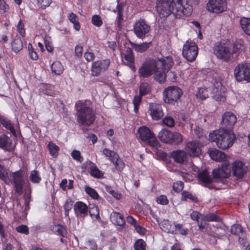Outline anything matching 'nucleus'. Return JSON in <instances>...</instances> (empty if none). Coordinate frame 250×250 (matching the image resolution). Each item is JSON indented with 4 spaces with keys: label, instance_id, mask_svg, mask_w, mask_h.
<instances>
[{
    "label": "nucleus",
    "instance_id": "393cba45",
    "mask_svg": "<svg viewBox=\"0 0 250 250\" xmlns=\"http://www.w3.org/2000/svg\"><path fill=\"white\" fill-rule=\"evenodd\" d=\"M208 153H209L210 157H211V158L212 160H214L216 161H218V162H220V161H222L223 162H226L225 161V159H226L225 154L224 152H223L218 149H209L208 150Z\"/></svg>",
    "mask_w": 250,
    "mask_h": 250
},
{
    "label": "nucleus",
    "instance_id": "7ed1b4c3",
    "mask_svg": "<svg viewBox=\"0 0 250 250\" xmlns=\"http://www.w3.org/2000/svg\"><path fill=\"white\" fill-rule=\"evenodd\" d=\"M235 136L231 130L219 129L210 133L209 140L215 142L217 146L222 149H226L232 146Z\"/></svg>",
    "mask_w": 250,
    "mask_h": 250
},
{
    "label": "nucleus",
    "instance_id": "79ce46f5",
    "mask_svg": "<svg viewBox=\"0 0 250 250\" xmlns=\"http://www.w3.org/2000/svg\"><path fill=\"white\" fill-rule=\"evenodd\" d=\"M124 58L127 61V65L130 68L134 69V58L133 54L124 55Z\"/></svg>",
    "mask_w": 250,
    "mask_h": 250
},
{
    "label": "nucleus",
    "instance_id": "f704fd0d",
    "mask_svg": "<svg viewBox=\"0 0 250 250\" xmlns=\"http://www.w3.org/2000/svg\"><path fill=\"white\" fill-rule=\"evenodd\" d=\"M29 179L32 183L38 184L40 182L42 178L39 172L36 170H33L31 171Z\"/></svg>",
    "mask_w": 250,
    "mask_h": 250
},
{
    "label": "nucleus",
    "instance_id": "774afa93",
    "mask_svg": "<svg viewBox=\"0 0 250 250\" xmlns=\"http://www.w3.org/2000/svg\"><path fill=\"white\" fill-rule=\"evenodd\" d=\"M134 229H135V230H136V231L137 232H138L139 234H145V231H146V229L144 228L139 225L138 224V223L137 224H136L134 226Z\"/></svg>",
    "mask_w": 250,
    "mask_h": 250
},
{
    "label": "nucleus",
    "instance_id": "2eb2a0df",
    "mask_svg": "<svg viewBox=\"0 0 250 250\" xmlns=\"http://www.w3.org/2000/svg\"><path fill=\"white\" fill-rule=\"evenodd\" d=\"M230 168L228 162H224L221 166L212 171L213 177L215 179L227 178L229 175Z\"/></svg>",
    "mask_w": 250,
    "mask_h": 250
},
{
    "label": "nucleus",
    "instance_id": "7c9ffc66",
    "mask_svg": "<svg viewBox=\"0 0 250 250\" xmlns=\"http://www.w3.org/2000/svg\"><path fill=\"white\" fill-rule=\"evenodd\" d=\"M52 72L56 75H60L63 71V67L60 62L56 61L54 62L51 66Z\"/></svg>",
    "mask_w": 250,
    "mask_h": 250
},
{
    "label": "nucleus",
    "instance_id": "9b49d317",
    "mask_svg": "<svg viewBox=\"0 0 250 250\" xmlns=\"http://www.w3.org/2000/svg\"><path fill=\"white\" fill-rule=\"evenodd\" d=\"M227 6L226 0H209L207 4V9L211 13L219 14L226 11Z\"/></svg>",
    "mask_w": 250,
    "mask_h": 250
},
{
    "label": "nucleus",
    "instance_id": "a211bd4d",
    "mask_svg": "<svg viewBox=\"0 0 250 250\" xmlns=\"http://www.w3.org/2000/svg\"><path fill=\"white\" fill-rule=\"evenodd\" d=\"M230 232L238 237V241L240 245L245 246L247 244L246 234L241 226L238 224L233 225L231 227Z\"/></svg>",
    "mask_w": 250,
    "mask_h": 250
},
{
    "label": "nucleus",
    "instance_id": "4c0bfd02",
    "mask_svg": "<svg viewBox=\"0 0 250 250\" xmlns=\"http://www.w3.org/2000/svg\"><path fill=\"white\" fill-rule=\"evenodd\" d=\"M22 42L19 38L14 39L12 43V49L15 52H18L22 49Z\"/></svg>",
    "mask_w": 250,
    "mask_h": 250
},
{
    "label": "nucleus",
    "instance_id": "58836bf2",
    "mask_svg": "<svg viewBox=\"0 0 250 250\" xmlns=\"http://www.w3.org/2000/svg\"><path fill=\"white\" fill-rule=\"evenodd\" d=\"M202 220L204 221H207L216 222H219L220 220L219 217L214 213H208L203 215L202 217Z\"/></svg>",
    "mask_w": 250,
    "mask_h": 250
},
{
    "label": "nucleus",
    "instance_id": "f8f14e48",
    "mask_svg": "<svg viewBox=\"0 0 250 250\" xmlns=\"http://www.w3.org/2000/svg\"><path fill=\"white\" fill-rule=\"evenodd\" d=\"M236 116L231 112L228 111L224 113L222 117V126L220 129L225 130H231L236 122Z\"/></svg>",
    "mask_w": 250,
    "mask_h": 250
},
{
    "label": "nucleus",
    "instance_id": "aec40b11",
    "mask_svg": "<svg viewBox=\"0 0 250 250\" xmlns=\"http://www.w3.org/2000/svg\"><path fill=\"white\" fill-rule=\"evenodd\" d=\"M233 175L237 179L242 178L247 172V167L241 161H235L232 165Z\"/></svg>",
    "mask_w": 250,
    "mask_h": 250
},
{
    "label": "nucleus",
    "instance_id": "423d86ee",
    "mask_svg": "<svg viewBox=\"0 0 250 250\" xmlns=\"http://www.w3.org/2000/svg\"><path fill=\"white\" fill-rule=\"evenodd\" d=\"M213 53L218 58L225 62H228L231 58H234L237 56L236 50L234 49L231 51L228 46L219 43L215 45Z\"/></svg>",
    "mask_w": 250,
    "mask_h": 250
},
{
    "label": "nucleus",
    "instance_id": "3c124183",
    "mask_svg": "<svg viewBox=\"0 0 250 250\" xmlns=\"http://www.w3.org/2000/svg\"><path fill=\"white\" fill-rule=\"evenodd\" d=\"M92 24L97 27H100L103 24V21L100 16L95 15L92 18Z\"/></svg>",
    "mask_w": 250,
    "mask_h": 250
},
{
    "label": "nucleus",
    "instance_id": "5701e85b",
    "mask_svg": "<svg viewBox=\"0 0 250 250\" xmlns=\"http://www.w3.org/2000/svg\"><path fill=\"white\" fill-rule=\"evenodd\" d=\"M171 157L176 162L181 164H184L187 159L186 152L183 150L172 151L171 153Z\"/></svg>",
    "mask_w": 250,
    "mask_h": 250
},
{
    "label": "nucleus",
    "instance_id": "f03ea898",
    "mask_svg": "<svg viewBox=\"0 0 250 250\" xmlns=\"http://www.w3.org/2000/svg\"><path fill=\"white\" fill-rule=\"evenodd\" d=\"M165 64L167 68L171 67L173 65V60L170 57H167L163 59L157 60L154 59H148L145 61L138 70L139 75L140 77L148 78L151 76L156 67L162 66Z\"/></svg>",
    "mask_w": 250,
    "mask_h": 250
},
{
    "label": "nucleus",
    "instance_id": "de8ad7c7",
    "mask_svg": "<svg viewBox=\"0 0 250 250\" xmlns=\"http://www.w3.org/2000/svg\"><path fill=\"white\" fill-rule=\"evenodd\" d=\"M54 229L55 231L62 237L66 236L67 233L66 230L63 226L61 225L55 226L54 227Z\"/></svg>",
    "mask_w": 250,
    "mask_h": 250
},
{
    "label": "nucleus",
    "instance_id": "2f4dec72",
    "mask_svg": "<svg viewBox=\"0 0 250 250\" xmlns=\"http://www.w3.org/2000/svg\"><path fill=\"white\" fill-rule=\"evenodd\" d=\"M0 122L7 129L9 130L13 135H16V132L14 128L10 122L7 119L3 117H0Z\"/></svg>",
    "mask_w": 250,
    "mask_h": 250
},
{
    "label": "nucleus",
    "instance_id": "ea45409f",
    "mask_svg": "<svg viewBox=\"0 0 250 250\" xmlns=\"http://www.w3.org/2000/svg\"><path fill=\"white\" fill-rule=\"evenodd\" d=\"M182 200L183 201H186L187 199H189L192 201L194 202H197L198 199L195 196L192 195L191 193H189V192L184 191L182 193Z\"/></svg>",
    "mask_w": 250,
    "mask_h": 250
},
{
    "label": "nucleus",
    "instance_id": "c03bdc74",
    "mask_svg": "<svg viewBox=\"0 0 250 250\" xmlns=\"http://www.w3.org/2000/svg\"><path fill=\"white\" fill-rule=\"evenodd\" d=\"M142 96L140 95H136L134 97L133 104L134 105V111L137 113L138 111L139 106L141 102Z\"/></svg>",
    "mask_w": 250,
    "mask_h": 250
},
{
    "label": "nucleus",
    "instance_id": "39448f33",
    "mask_svg": "<svg viewBox=\"0 0 250 250\" xmlns=\"http://www.w3.org/2000/svg\"><path fill=\"white\" fill-rule=\"evenodd\" d=\"M183 94L181 88L176 86H168L163 93V100L165 103L174 105L180 100Z\"/></svg>",
    "mask_w": 250,
    "mask_h": 250
},
{
    "label": "nucleus",
    "instance_id": "8fccbe9b",
    "mask_svg": "<svg viewBox=\"0 0 250 250\" xmlns=\"http://www.w3.org/2000/svg\"><path fill=\"white\" fill-rule=\"evenodd\" d=\"M48 148L51 155L53 156L57 155L59 150V147L57 146L52 143H49L48 144Z\"/></svg>",
    "mask_w": 250,
    "mask_h": 250
},
{
    "label": "nucleus",
    "instance_id": "dca6fc26",
    "mask_svg": "<svg viewBox=\"0 0 250 250\" xmlns=\"http://www.w3.org/2000/svg\"><path fill=\"white\" fill-rule=\"evenodd\" d=\"M110 61L109 59L97 61L93 62L91 67L92 75L97 76L102 71H105L109 67Z\"/></svg>",
    "mask_w": 250,
    "mask_h": 250
},
{
    "label": "nucleus",
    "instance_id": "37998d69",
    "mask_svg": "<svg viewBox=\"0 0 250 250\" xmlns=\"http://www.w3.org/2000/svg\"><path fill=\"white\" fill-rule=\"evenodd\" d=\"M163 124L168 127H172L175 125L174 119L170 116H166L162 121Z\"/></svg>",
    "mask_w": 250,
    "mask_h": 250
},
{
    "label": "nucleus",
    "instance_id": "a18cd8bd",
    "mask_svg": "<svg viewBox=\"0 0 250 250\" xmlns=\"http://www.w3.org/2000/svg\"><path fill=\"white\" fill-rule=\"evenodd\" d=\"M91 175L94 177L100 178L103 175V172L99 170L96 166H93L91 167Z\"/></svg>",
    "mask_w": 250,
    "mask_h": 250
},
{
    "label": "nucleus",
    "instance_id": "473e14b6",
    "mask_svg": "<svg viewBox=\"0 0 250 250\" xmlns=\"http://www.w3.org/2000/svg\"><path fill=\"white\" fill-rule=\"evenodd\" d=\"M150 86L148 83H142L139 87V95L142 96H145L150 92Z\"/></svg>",
    "mask_w": 250,
    "mask_h": 250
},
{
    "label": "nucleus",
    "instance_id": "69168bd1",
    "mask_svg": "<svg viewBox=\"0 0 250 250\" xmlns=\"http://www.w3.org/2000/svg\"><path fill=\"white\" fill-rule=\"evenodd\" d=\"M198 227L200 231L202 232H206L207 229L208 225L205 223V221H204L203 222L202 221L201 223L198 222Z\"/></svg>",
    "mask_w": 250,
    "mask_h": 250
},
{
    "label": "nucleus",
    "instance_id": "0e129e2a",
    "mask_svg": "<svg viewBox=\"0 0 250 250\" xmlns=\"http://www.w3.org/2000/svg\"><path fill=\"white\" fill-rule=\"evenodd\" d=\"M0 9L2 10L4 13L6 12L9 9V6L4 0H0Z\"/></svg>",
    "mask_w": 250,
    "mask_h": 250
},
{
    "label": "nucleus",
    "instance_id": "cd10ccee",
    "mask_svg": "<svg viewBox=\"0 0 250 250\" xmlns=\"http://www.w3.org/2000/svg\"><path fill=\"white\" fill-rule=\"evenodd\" d=\"M171 131L166 129H162L158 134V138L163 142L170 144Z\"/></svg>",
    "mask_w": 250,
    "mask_h": 250
},
{
    "label": "nucleus",
    "instance_id": "4be33fe9",
    "mask_svg": "<svg viewBox=\"0 0 250 250\" xmlns=\"http://www.w3.org/2000/svg\"><path fill=\"white\" fill-rule=\"evenodd\" d=\"M15 145L10 137L4 134L0 136V148L5 151H12Z\"/></svg>",
    "mask_w": 250,
    "mask_h": 250
},
{
    "label": "nucleus",
    "instance_id": "b1692460",
    "mask_svg": "<svg viewBox=\"0 0 250 250\" xmlns=\"http://www.w3.org/2000/svg\"><path fill=\"white\" fill-rule=\"evenodd\" d=\"M74 209L78 216L84 217L87 214V206L82 202H77L74 206Z\"/></svg>",
    "mask_w": 250,
    "mask_h": 250
},
{
    "label": "nucleus",
    "instance_id": "6ab92c4d",
    "mask_svg": "<svg viewBox=\"0 0 250 250\" xmlns=\"http://www.w3.org/2000/svg\"><path fill=\"white\" fill-rule=\"evenodd\" d=\"M149 109L150 115L153 120H159L164 115L162 106L159 104H149Z\"/></svg>",
    "mask_w": 250,
    "mask_h": 250
},
{
    "label": "nucleus",
    "instance_id": "bb28decb",
    "mask_svg": "<svg viewBox=\"0 0 250 250\" xmlns=\"http://www.w3.org/2000/svg\"><path fill=\"white\" fill-rule=\"evenodd\" d=\"M131 46L138 52L143 53L147 50L151 45V42H145L140 44H137L129 42Z\"/></svg>",
    "mask_w": 250,
    "mask_h": 250
},
{
    "label": "nucleus",
    "instance_id": "c9c22d12",
    "mask_svg": "<svg viewBox=\"0 0 250 250\" xmlns=\"http://www.w3.org/2000/svg\"><path fill=\"white\" fill-rule=\"evenodd\" d=\"M68 19L69 21L73 23L75 29L76 31H79L80 29V25L77 16L73 13H71L68 16Z\"/></svg>",
    "mask_w": 250,
    "mask_h": 250
},
{
    "label": "nucleus",
    "instance_id": "052dcab7",
    "mask_svg": "<svg viewBox=\"0 0 250 250\" xmlns=\"http://www.w3.org/2000/svg\"><path fill=\"white\" fill-rule=\"evenodd\" d=\"M86 248L89 250H97V246L96 243L92 241H88L86 244Z\"/></svg>",
    "mask_w": 250,
    "mask_h": 250
},
{
    "label": "nucleus",
    "instance_id": "49530a36",
    "mask_svg": "<svg viewBox=\"0 0 250 250\" xmlns=\"http://www.w3.org/2000/svg\"><path fill=\"white\" fill-rule=\"evenodd\" d=\"M85 191L90 196L94 199H97L99 197V195L96 191L92 188L89 187H86L85 188Z\"/></svg>",
    "mask_w": 250,
    "mask_h": 250
},
{
    "label": "nucleus",
    "instance_id": "4468645a",
    "mask_svg": "<svg viewBox=\"0 0 250 250\" xmlns=\"http://www.w3.org/2000/svg\"><path fill=\"white\" fill-rule=\"evenodd\" d=\"M103 153L107 157H109L110 161L115 165L117 170L122 171L124 167L125 164L123 161L119 158V155L114 151L105 148L103 150Z\"/></svg>",
    "mask_w": 250,
    "mask_h": 250
},
{
    "label": "nucleus",
    "instance_id": "6e6d98bb",
    "mask_svg": "<svg viewBox=\"0 0 250 250\" xmlns=\"http://www.w3.org/2000/svg\"><path fill=\"white\" fill-rule=\"evenodd\" d=\"M16 230L20 233L28 234L29 233V229L26 225H20L16 228Z\"/></svg>",
    "mask_w": 250,
    "mask_h": 250
},
{
    "label": "nucleus",
    "instance_id": "338daca9",
    "mask_svg": "<svg viewBox=\"0 0 250 250\" xmlns=\"http://www.w3.org/2000/svg\"><path fill=\"white\" fill-rule=\"evenodd\" d=\"M203 215L197 211H193L190 214L191 218L193 220L198 221V219Z\"/></svg>",
    "mask_w": 250,
    "mask_h": 250
},
{
    "label": "nucleus",
    "instance_id": "a878e982",
    "mask_svg": "<svg viewBox=\"0 0 250 250\" xmlns=\"http://www.w3.org/2000/svg\"><path fill=\"white\" fill-rule=\"evenodd\" d=\"M110 219L114 224L118 226H123L125 224V220L123 215L117 212L111 213Z\"/></svg>",
    "mask_w": 250,
    "mask_h": 250
},
{
    "label": "nucleus",
    "instance_id": "5fc2aeb1",
    "mask_svg": "<svg viewBox=\"0 0 250 250\" xmlns=\"http://www.w3.org/2000/svg\"><path fill=\"white\" fill-rule=\"evenodd\" d=\"M71 156L72 158L80 162H82L83 160V157L81 155V153L79 151L74 150L71 152Z\"/></svg>",
    "mask_w": 250,
    "mask_h": 250
},
{
    "label": "nucleus",
    "instance_id": "0eeeda50",
    "mask_svg": "<svg viewBox=\"0 0 250 250\" xmlns=\"http://www.w3.org/2000/svg\"><path fill=\"white\" fill-rule=\"evenodd\" d=\"M151 27L144 19L136 21L133 26V30L137 38L143 40L148 36Z\"/></svg>",
    "mask_w": 250,
    "mask_h": 250
},
{
    "label": "nucleus",
    "instance_id": "f257e3e1",
    "mask_svg": "<svg viewBox=\"0 0 250 250\" xmlns=\"http://www.w3.org/2000/svg\"><path fill=\"white\" fill-rule=\"evenodd\" d=\"M156 10L161 18L174 14L177 18L183 15L189 16L192 12L188 0H157Z\"/></svg>",
    "mask_w": 250,
    "mask_h": 250
},
{
    "label": "nucleus",
    "instance_id": "ddd939ff",
    "mask_svg": "<svg viewBox=\"0 0 250 250\" xmlns=\"http://www.w3.org/2000/svg\"><path fill=\"white\" fill-rule=\"evenodd\" d=\"M11 177L14 184L16 192L21 194L25 183L23 171L19 170L12 172Z\"/></svg>",
    "mask_w": 250,
    "mask_h": 250
},
{
    "label": "nucleus",
    "instance_id": "9d476101",
    "mask_svg": "<svg viewBox=\"0 0 250 250\" xmlns=\"http://www.w3.org/2000/svg\"><path fill=\"white\" fill-rule=\"evenodd\" d=\"M234 75L238 81L245 80L250 82V63L238 64L234 70Z\"/></svg>",
    "mask_w": 250,
    "mask_h": 250
},
{
    "label": "nucleus",
    "instance_id": "680f3d73",
    "mask_svg": "<svg viewBox=\"0 0 250 250\" xmlns=\"http://www.w3.org/2000/svg\"><path fill=\"white\" fill-rule=\"evenodd\" d=\"M158 203L162 205H167L168 203V201L166 196L161 195L157 199Z\"/></svg>",
    "mask_w": 250,
    "mask_h": 250
},
{
    "label": "nucleus",
    "instance_id": "20e7f679",
    "mask_svg": "<svg viewBox=\"0 0 250 250\" xmlns=\"http://www.w3.org/2000/svg\"><path fill=\"white\" fill-rule=\"evenodd\" d=\"M76 117L77 122L80 125L89 126L93 123L95 114L89 106L82 104L77 110Z\"/></svg>",
    "mask_w": 250,
    "mask_h": 250
},
{
    "label": "nucleus",
    "instance_id": "603ef678",
    "mask_svg": "<svg viewBox=\"0 0 250 250\" xmlns=\"http://www.w3.org/2000/svg\"><path fill=\"white\" fill-rule=\"evenodd\" d=\"M28 48L30 58L33 60H37L38 59V56L37 52L35 51L31 43H29Z\"/></svg>",
    "mask_w": 250,
    "mask_h": 250
},
{
    "label": "nucleus",
    "instance_id": "c756f323",
    "mask_svg": "<svg viewBox=\"0 0 250 250\" xmlns=\"http://www.w3.org/2000/svg\"><path fill=\"white\" fill-rule=\"evenodd\" d=\"M240 23L244 32L250 36V18L243 17L241 19Z\"/></svg>",
    "mask_w": 250,
    "mask_h": 250
},
{
    "label": "nucleus",
    "instance_id": "e433bc0d",
    "mask_svg": "<svg viewBox=\"0 0 250 250\" xmlns=\"http://www.w3.org/2000/svg\"><path fill=\"white\" fill-rule=\"evenodd\" d=\"M0 179L5 183H8L10 180L7 169L4 166L1 164V161H0Z\"/></svg>",
    "mask_w": 250,
    "mask_h": 250
},
{
    "label": "nucleus",
    "instance_id": "e2e57ef3",
    "mask_svg": "<svg viewBox=\"0 0 250 250\" xmlns=\"http://www.w3.org/2000/svg\"><path fill=\"white\" fill-rule=\"evenodd\" d=\"M18 29L19 33L22 36H24L25 35V30L24 29V24L21 20L18 25Z\"/></svg>",
    "mask_w": 250,
    "mask_h": 250
},
{
    "label": "nucleus",
    "instance_id": "864d4df0",
    "mask_svg": "<svg viewBox=\"0 0 250 250\" xmlns=\"http://www.w3.org/2000/svg\"><path fill=\"white\" fill-rule=\"evenodd\" d=\"M173 189L174 191L179 192L182 191L184 188V183L182 181H177L173 184Z\"/></svg>",
    "mask_w": 250,
    "mask_h": 250
},
{
    "label": "nucleus",
    "instance_id": "c85d7f7f",
    "mask_svg": "<svg viewBox=\"0 0 250 250\" xmlns=\"http://www.w3.org/2000/svg\"><path fill=\"white\" fill-rule=\"evenodd\" d=\"M198 177L199 180L204 184H210L212 182V178L207 170L199 171L198 174Z\"/></svg>",
    "mask_w": 250,
    "mask_h": 250
},
{
    "label": "nucleus",
    "instance_id": "4d7b16f0",
    "mask_svg": "<svg viewBox=\"0 0 250 250\" xmlns=\"http://www.w3.org/2000/svg\"><path fill=\"white\" fill-rule=\"evenodd\" d=\"M117 9L118 10L117 21V24L118 26H120L121 24V21L123 20V14L122 12V7L120 5H118L117 6Z\"/></svg>",
    "mask_w": 250,
    "mask_h": 250
},
{
    "label": "nucleus",
    "instance_id": "bf43d9fd",
    "mask_svg": "<svg viewBox=\"0 0 250 250\" xmlns=\"http://www.w3.org/2000/svg\"><path fill=\"white\" fill-rule=\"evenodd\" d=\"M211 83L214 84V86L216 87H219L221 85L219 78L217 74L215 73L213 74V80L211 81Z\"/></svg>",
    "mask_w": 250,
    "mask_h": 250
},
{
    "label": "nucleus",
    "instance_id": "412c9836",
    "mask_svg": "<svg viewBox=\"0 0 250 250\" xmlns=\"http://www.w3.org/2000/svg\"><path fill=\"white\" fill-rule=\"evenodd\" d=\"M165 64L162 66L156 67L154 71V79L159 83H164L166 80V72H167L171 67L167 68L166 67Z\"/></svg>",
    "mask_w": 250,
    "mask_h": 250
},
{
    "label": "nucleus",
    "instance_id": "72a5a7b5",
    "mask_svg": "<svg viewBox=\"0 0 250 250\" xmlns=\"http://www.w3.org/2000/svg\"><path fill=\"white\" fill-rule=\"evenodd\" d=\"M171 136L170 137V144L177 145L181 143L183 141V137L182 135L178 132H171Z\"/></svg>",
    "mask_w": 250,
    "mask_h": 250
},
{
    "label": "nucleus",
    "instance_id": "1a4fd4ad",
    "mask_svg": "<svg viewBox=\"0 0 250 250\" xmlns=\"http://www.w3.org/2000/svg\"><path fill=\"white\" fill-rule=\"evenodd\" d=\"M141 139L152 147H157L159 142L150 129L146 126H142L138 129Z\"/></svg>",
    "mask_w": 250,
    "mask_h": 250
},
{
    "label": "nucleus",
    "instance_id": "13d9d810",
    "mask_svg": "<svg viewBox=\"0 0 250 250\" xmlns=\"http://www.w3.org/2000/svg\"><path fill=\"white\" fill-rule=\"evenodd\" d=\"M84 57L87 62H92L95 58V55L91 52L84 53Z\"/></svg>",
    "mask_w": 250,
    "mask_h": 250
},
{
    "label": "nucleus",
    "instance_id": "09e8293b",
    "mask_svg": "<svg viewBox=\"0 0 250 250\" xmlns=\"http://www.w3.org/2000/svg\"><path fill=\"white\" fill-rule=\"evenodd\" d=\"M135 250H145L146 243L142 239H139L134 244Z\"/></svg>",
    "mask_w": 250,
    "mask_h": 250
},
{
    "label": "nucleus",
    "instance_id": "6e6552de",
    "mask_svg": "<svg viewBox=\"0 0 250 250\" xmlns=\"http://www.w3.org/2000/svg\"><path fill=\"white\" fill-rule=\"evenodd\" d=\"M198 53L197 45L191 41H187L183 47V56L187 61L192 62L196 59Z\"/></svg>",
    "mask_w": 250,
    "mask_h": 250
},
{
    "label": "nucleus",
    "instance_id": "f3484780",
    "mask_svg": "<svg viewBox=\"0 0 250 250\" xmlns=\"http://www.w3.org/2000/svg\"><path fill=\"white\" fill-rule=\"evenodd\" d=\"M202 145L198 141L188 142L186 146L185 149L189 156L192 157H199L201 154Z\"/></svg>",
    "mask_w": 250,
    "mask_h": 250
},
{
    "label": "nucleus",
    "instance_id": "a19ab883",
    "mask_svg": "<svg viewBox=\"0 0 250 250\" xmlns=\"http://www.w3.org/2000/svg\"><path fill=\"white\" fill-rule=\"evenodd\" d=\"M208 93L207 88H199L196 94V97L202 100H205L208 96Z\"/></svg>",
    "mask_w": 250,
    "mask_h": 250
}]
</instances>
